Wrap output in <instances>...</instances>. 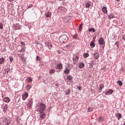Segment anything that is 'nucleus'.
<instances>
[{"label":"nucleus","mask_w":125,"mask_h":125,"mask_svg":"<svg viewBox=\"0 0 125 125\" xmlns=\"http://www.w3.org/2000/svg\"><path fill=\"white\" fill-rule=\"evenodd\" d=\"M39 107L37 109V111L41 114H42L44 110L46 109V105L42 103L40 104Z\"/></svg>","instance_id":"1"},{"label":"nucleus","mask_w":125,"mask_h":125,"mask_svg":"<svg viewBox=\"0 0 125 125\" xmlns=\"http://www.w3.org/2000/svg\"><path fill=\"white\" fill-rule=\"evenodd\" d=\"M69 40V38L67 35H63L60 37L59 41L61 43H64V42H67L68 40Z\"/></svg>","instance_id":"2"},{"label":"nucleus","mask_w":125,"mask_h":125,"mask_svg":"<svg viewBox=\"0 0 125 125\" xmlns=\"http://www.w3.org/2000/svg\"><path fill=\"white\" fill-rule=\"evenodd\" d=\"M57 11L58 13L64 15L67 12V9L64 7H60L57 9Z\"/></svg>","instance_id":"3"},{"label":"nucleus","mask_w":125,"mask_h":125,"mask_svg":"<svg viewBox=\"0 0 125 125\" xmlns=\"http://www.w3.org/2000/svg\"><path fill=\"white\" fill-rule=\"evenodd\" d=\"M71 18L70 16H65L62 18V20L64 23H68L70 22Z\"/></svg>","instance_id":"4"},{"label":"nucleus","mask_w":125,"mask_h":125,"mask_svg":"<svg viewBox=\"0 0 125 125\" xmlns=\"http://www.w3.org/2000/svg\"><path fill=\"white\" fill-rule=\"evenodd\" d=\"M46 46L48 47V49L52 48V44L50 42H47L45 43Z\"/></svg>","instance_id":"5"},{"label":"nucleus","mask_w":125,"mask_h":125,"mask_svg":"<svg viewBox=\"0 0 125 125\" xmlns=\"http://www.w3.org/2000/svg\"><path fill=\"white\" fill-rule=\"evenodd\" d=\"M29 96V94L27 92H25L22 94V99L23 100H26L28 97Z\"/></svg>","instance_id":"6"},{"label":"nucleus","mask_w":125,"mask_h":125,"mask_svg":"<svg viewBox=\"0 0 125 125\" xmlns=\"http://www.w3.org/2000/svg\"><path fill=\"white\" fill-rule=\"evenodd\" d=\"M104 121H105V118L104 117L99 116L98 118V122H99V123H103V122H104Z\"/></svg>","instance_id":"7"},{"label":"nucleus","mask_w":125,"mask_h":125,"mask_svg":"<svg viewBox=\"0 0 125 125\" xmlns=\"http://www.w3.org/2000/svg\"><path fill=\"white\" fill-rule=\"evenodd\" d=\"M115 117H116V118H117V120H118V121H120V119H122V118L123 117V115H122V114H121L120 113H117L115 115Z\"/></svg>","instance_id":"8"},{"label":"nucleus","mask_w":125,"mask_h":125,"mask_svg":"<svg viewBox=\"0 0 125 125\" xmlns=\"http://www.w3.org/2000/svg\"><path fill=\"white\" fill-rule=\"evenodd\" d=\"M33 105V99H30L28 103L27 104V106L29 108H32V105Z\"/></svg>","instance_id":"9"},{"label":"nucleus","mask_w":125,"mask_h":125,"mask_svg":"<svg viewBox=\"0 0 125 125\" xmlns=\"http://www.w3.org/2000/svg\"><path fill=\"white\" fill-rule=\"evenodd\" d=\"M73 61L74 65L77 64V62H79V56H76L75 58L73 59Z\"/></svg>","instance_id":"10"},{"label":"nucleus","mask_w":125,"mask_h":125,"mask_svg":"<svg viewBox=\"0 0 125 125\" xmlns=\"http://www.w3.org/2000/svg\"><path fill=\"white\" fill-rule=\"evenodd\" d=\"M93 55L95 58V59H98V58L99 57V53L95 52L94 54H93Z\"/></svg>","instance_id":"11"},{"label":"nucleus","mask_w":125,"mask_h":125,"mask_svg":"<svg viewBox=\"0 0 125 125\" xmlns=\"http://www.w3.org/2000/svg\"><path fill=\"white\" fill-rule=\"evenodd\" d=\"M4 124L5 125H12L10 123V120H8L6 119H4Z\"/></svg>","instance_id":"12"},{"label":"nucleus","mask_w":125,"mask_h":125,"mask_svg":"<svg viewBox=\"0 0 125 125\" xmlns=\"http://www.w3.org/2000/svg\"><path fill=\"white\" fill-rule=\"evenodd\" d=\"M3 101L6 103H9L10 102V99L7 97H5L3 99Z\"/></svg>","instance_id":"13"},{"label":"nucleus","mask_w":125,"mask_h":125,"mask_svg":"<svg viewBox=\"0 0 125 125\" xmlns=\"http://www.w3.org/2000/svg\"><path fill=\"white\" fill-rule=\"evenodd\" d=\"M63 68V65L62 63H58L57 65L56 69L58 70H61Z\"/></svg>","instance_id":"14"},{"label":"nucleus","mask_w":125,"mask_h":125,"mask_svg":"<svg viewBox=\"0 0 125 125\" xmlns=\"http://www.w3.org/2000/svg\"><path fill=\"white\" fill-rule=\"evenodd\" d=\"M99 42L101 45H103V44H104V39L102 38H100L99 40Z\"/></svg>","instance_id":"15"},{"label":"nucleus","mask_w":125,"mask_h":125,"mask_svg":"<svg viewBox=\"0 0 125 125\" xmlns=\"http://www.w3.org/2000/svg\"><path fill=\"white\" fill-rule=\"evenodd\" d=\"M112 93H113V90L112 89L108 90L105 92L106 95H111Z\"/></svg>","instance_id":"16"},{"label":"nucleus","mask_w":125,"mask_h":125,"mask_svg":"<svg viewBox=\"0 0 125 125\" xmlns=\"http://www.w3.org/2000/svg\"><path fill=\"white\" fill-rule=\"evenodd\" d=\"M66 82H69V81H72L73 80V77L71 75H67L66 77Z\"/></svg>","instance_id":"17"},{"label":"nucleus","mask_w":125,"mask_h":125,"mask_svg":"<svg viewBox=\"0 0 125 125\" xmlns=\"http://www.w3.org/2000/svg\"><path fill=\"white\" fill-rule=\"evenodd\" d=\"M91 64H92L91 65V68H92V67H93V65L95 64H98V63H96V60H92L91 61Z\"/></svg>","instance_id":"18"},{"label":"nucleus","mask_w":125,"mask_h":125,"mask_svg":"<svg viewBox=\"0 0 125 125\" xmlns=\"http://www.w3.org/2000/svg\"><path fill=\"white\" fill-rule=\"evenodd\" d=\"M45 17H47V18H48L49 17H51V12H48L46 13Z\"/></svg>","instance_id":"19"},{"label":"nucleus","mask_w":125,"mask_h":125,"mask_svg":"<svg viewBox=\"0 0 125 125\" xmlns=\"http://www.w3.org/2000/svg\"><path fill=\"white\" fill-rule=\"evenodd\" d=\"M91 6V3L88 2L85 4V7L86 8H89L90 6Z\"/></svg>","instance_id":"20"},{"label":"nucleus","mask_w":125,"mask_h":125,"mask_svg":"<svg viewBox=\"0 0 125 125\" xmlns=\"http://www.w3.org/2000/svg\"><path fill=\"white\" fill-rule=\"evenodd\" d=\"M102 11H103V12L104 13H105V14L107 13V7H103L102 8Z\"/></svg>","instance_id":"21"},{"label":"nucleus","mask_w":125,"mask_h":125,"mask_svg":"<svg viewBox=\"0 0 125 125\" xmlns=\"http://www.w3.org/2000/svg\"><path fill=\"white\" fill-rule=\"evenodd\" d=\"M46 116V114H45V113H43L41 115H40V118L42 120L43 119L45 118Z\"/></svg>","instance_id":"22"},{"label":"nucleus","mask_w":125,"mask_h":125,"mask_svg":"<svg viewBox=\"0 0 125 125\" xmlns=\"http://www.w3.org/2000/svg\"><path fill=\"white\" fill-rule=\"evenodd\" d=\"M64 74H68L70 73V69L66 68L65 70L64 71Z\"/></svg>","instance_id":"23"},{"label":"nucleus","mask_w":125,"mask_h":125,"mask_svg":"<svg viewBox=\"0 0 125 125\" xmlns=\"http://www.w3.org/2000/svg\"><path fill=\"white\" fill-rule=\"evenodd\" d=\"M25 87L27 90H29V89H31V88H32V85H31V84H27L26 85Z\"/></svg>","instance_id":"24"},{"label":"nucleus","mask_w":125,"mask_h":125,"mask_svg":"<svg viewBox=\"0 0 125 125\" xmlns=\"http://www.w3.org/2000/svg\"><path fill=\"white\" fill-rule=\"evenodd\" d=\"M54 73H55V70L53 69H51L49 71V74H50V75H53Z\"/></svg>","instance_id":"25"},{"label":"nucleus","mask_w":125,"mask_h":125,"mask_svg":"<svg viewBox=\"0 0 125 125\" xmlns=\"http://www.w3.org/2000/svg\"><path fill=\"white\" fill-rule=\"evenodd\" d=\"M83 67H84V63L83 62H81L79 63V68L82 69Z\"/></svg>","instance_id":"26"},{"label":"nucleus","mask_w":125,"mask_h":125,"mask_svg":"<svg viewBox=\"0 0 125 125\" xmlns=\"http://www.w3.org/2000/svg\"><path fill=\"white\" fill-rule=\"evenodd\" d=\"M90 45L91 48H93V47H94V46H95V44H94V42L92 41L90 43Z\"/></svg>","instance_id":"27"},{"label":"nucleus","mask_w":125,"mask_h":125,"mask_svg":"<svg viewBox=\"0 0 125 125\" xmlns=\"http://www.w3.org/2000/svg\"><path fill=\"white\" fill-rule=\"evenodd\" d=\"M104 88V84H100L99 85V90H102Z\"/></svg>","instance_id":"28"},{"label":"nucleus","mask_w":125,"mask_h":125,"mask_svg":"<svg viewBox=\"0 0 125 125\" xmlns=\"http://www.w3.org/2000/svg\"><path fill=\"white\" fill-rule=\"evenodd\" d=\"M65 92L66 95H69L71 93V89L66 90Z\"/></svg>","instance_id":"29"},{"label":"nucleus","mask_w":125,"mask_h":125,"mask_svg":"<svg viewBox=\"0 0 125 125\" xmlns=\"http://www.w3.org/2000/svg\"><path fill=\"white\" fill-rule=\"evenodd\" d=\"M4 58H1L0 59V64H3V63L4 62Z\"/></svg>","instance_id":"30"},{"label":"nucleus","mask_w":125,"mask_h":125,"mask_svg":"<svg viewBox=\"0 0 125 125\" xmlns=\"http://www.w3.org/2000/svg\"><path fill=\"white\" fill-rule=\"evenodd\" d=\"M7 108H8V105L5 104L4 107V109H3L4 112H6V111H7Z\"/></svg>","instance_id":"31"},{"label":"nucleus","mask_w":125,"mask_h":125,"mask_svg":"<svg viewBox=\"0 0 125 125\" xmlns=\"http://www.w3.org/2000/svg\"><path fill=\"white\" fill-rule=\"evenodd\" d=\"M17 49L18 51H21V50H22V47H21V46H18L17 47Z\"/></svg>","instance_id":"32"},{"label":"nucleus","mask_w":125,"mask_h":125,"mask_svg":"<svg viewBox=\"0 0 125 125\" xmlns=\"http://www.w3.org/2000/svg\"><path fill=\"white\" fill-rule=\"evenodd\" d=\"M27 81L28 83H32V82H33V79H32V78L29 77L27 78Z\"/></svg>","instance_id":"33"},{"label":"nucleus","mask_w":125,"mask_h":125,"mask_svg":"<svg viewBox=\"0 0 125 125\" xmlns=\"http://www.w3.org/2000/svg\"><path fill=\"white\" fill-rule=\"evenodd\" d=\"M117 83L119 84V86H122V85H123V82L121 81H117Z\"/></svg>","instance_id":"34"},{"label":"nucleus","mask_w":125,"mask_h":125,"mask_svg":"<svg viewBox=\"0 0 125 125\" xmlns=\"http://www.w3.org/2000/svg\"><path fill=\"white\" fill-rule=\"evenodd\" d=\"M89 32H93V33H94L95 32V29L91 28L89 29Z\"/></svg>","instance_id":"35"},{"label":"nucleus","mask_w":125,"mask_h":125,"mask_svg":"<svg viewBox=\"0 0 125 125\" xmlns=\"http://www.w3.org/2000/svg\"><path fill=\"white\" fill-rule=\"evenodd\" d=\"M112 18H114V14H111L108 16V19H112Z\"/></svg>","instance_id":"36"},{"label":"nucleus","mask_w":125,"mask_h":125,"mask_svg":"<svg viewBox=\"0 0 125 125\" xmlns=\"http://www.w3.org/2000/svg\"><path fill=\"white\" fill-rule=\"evenodd\" d=\"M93 111V108L91 107L88 108V112H92Z\"/></svg>","instance_id":"37"},{"label":"nucleus","mask_w":125,"mask_h":125,"mask_svg":"<svg viewBox=\"0 0 125 125\" xmlns=\"http://www.w3.org/2000/svg\"><path fill=\"white\" fill-rule=\"evenodd\" d=\"M9 59H10V61L11 63L14 60L13 57H12V56L9 57Z\"/></svg>","instance_id":"38"},{"label":"nucleus","mask_w":125,"mask_h":125,"mask_svg":"<svg viewBox=\"0 0 125 125\" xmlns=\"http://www.w3.org/2000/svg\"><path fill=\"white\" fill-rule=\"evenodd\" d=\"M36 60H37V61H41V57H40L38 56H37Z\"/></svg>","instance_id":"39"},{"label":"nucleus","mask_w":125,"mask_h":125,"mask_svg":"<svg viewBox=\"0 0 125 125\" xmlns=\"http://www.w3.org/2000/svg\"><path fill=\"white\" fill-rule=\"evenodd\" d=\"M89 56V55L88 53H85L84 54V57L86 58Z\"/></svg>","instance_id":"40"},{"label":"nucleus","mask_w":125,"mask_h":125,"mask_svg":"<svg viewBox=\"0 0 125 125\" xmlns=\"http://www.w3.org/2000/svg\"><path fill=\"white\" fill-rule=\"evenodd\" d=\"M19 56H20V58L21 60L22 58H24V55H21V54H20L19 55Z\"/></svg>","instance_id":"41"},{"label":"nucleus","mask_w":125,"mask_h":125,"mask_svg":"<svg viewBox=\"0 0 125 125\" xmlns=\"http://www.w3.org/2000/svg\"><path fill=\"white\" fill-rule=\"evenodd\" d=\"M82 25H83V24H81L80 25V26H79V31H81V30H82V29H83Z\"/></svg>","instance_id":"42"},{"label":"nucleus","mask_w":125,"mask_h":125,"mask_svg":"<svg viewBox=\"0 0 125 125\" xmlns=\"http://www.w3.org/2000/svg\"><path fill=\"white\" fill-rule=\"evenodd\" d=\"M3 28V24L0 22V29H2Z\"/></svg>","instance_id":"43"},{"label":"nucleus","mask_w":125,"mask_h":125,"mask_svg":"<svg viewBox=\"0 0 125 125\" xmlns=\"http://www.w3.org/2000/svg\"><path fill=\"white\" fill-rule=\"evenodd\" d=\"M78 38V35L77 34H75L74 36H73V39H77Z\"/></svg>","instance_id":"44"},{"label":"nucleus","mask_w":125,"mask_h":125,"mask_svg":"<svg viewBox=\"0 0 125 125\" xmlns=\"http://www.w3.org/2000/svg\"><path fill=\"white\" fill-rule=\"evenodd\" d=\"M122 40H123V41H125V35H124V36L122 37Z\"/></svg>","instance_id":"45"},{"label":"nucleus","mask_w":125,"mask_h":125,"mask_svg":"<svg viewBox=\"0 0 125 125\" xmlns=\"http://www.w3.org/2000/svg\"><path fill=\"white\" fill-rule=\"evenodd\" d=\"M21 61H22V62H25V59H24V58H22V59H21Z\"/></svg>","instance_id":"46"},{"label":"nucleus","mask_w":125,"mask_h":125,"mask_svg":"<svg viewBox=\"0 0 125 125\" xmlns=\"http://www.w3.org/2000/svg\"><path fill=\"white\" fill-rule=\"evenodd\" d=\"M21 44L22 45H25V43L24 42H21Z\"/></svg>","instance_id":"47"},{"label":"nucleus","mask_w":125,"mask_h":125,"mask_svg":"<svg viewBox=\"0 0 125 125\" xmlns=\"http://www.w3.org/2000/svg\"><path fill=\"white\" fill-rule=\"evenodd\" d=\"M119 42H120L117 41L115 42V44H119Z\"/></svg>","instance_id":"48"},{"label":"nucleus","mask_w":125,"mask_h":125,"mask_svg":"<svg viewBox=\"0 0 125 125\" xmlns=\"http://www.w3.org/2000/svg\"><path fill=\"white\" fill-rule=\"evenodd\" d=\"M78 89H79V90H81V87H79Z\"/></svg>","instance_id":"49"},{"label":"nucleus","mask_w":125,"mask_h":125,"mask_svg":"<svg viewBox=\"0 0 125 125\" xmlns=\"http://www.w3.org/2000/svg\"><path fill=\"white\" fill-rule=\"evenodd\" d=\"M117 2H119L120 1V0H115Z\"/></svg>","instance_id":"50"},{"label":"nucleus","mask_w":125,"mask_h":125,"mask_svg":"<svg viewBox=\"0 0 125 125\" xmlns=\"http://www.w3.org/2000/svg\"><path fill=\"white\" fill-rule=\"evenodd\" d=\"M14 0H9V1H13Z\"/></svg>","instance_id":"51"},{"label":"nucleus","mask_w":125,"mask_h":125,"mask_svg":"<svg viewBox=\"0 0 125 125\" xmlns=\"http://www.w3.org/2000/svg\"><path fill=\"white\" fill-rule=\"evenodd\" d=\"M56 86H57V87H58V84H56Z\"/></svg>","instance_id":"52"},{"label":"nucleus","mask_w":125,"mask_h":125,"mask_svg":"<svg viewBox=\"0 0 125 125\" xmlns=\"http://www.w3.org/2000/svg\"><path fill=\"white\" fill-rule=\"evenodd\" d=\"M124 125H125V123H124Z\"/></svg>","instance_id":"53"}]
</instances>
